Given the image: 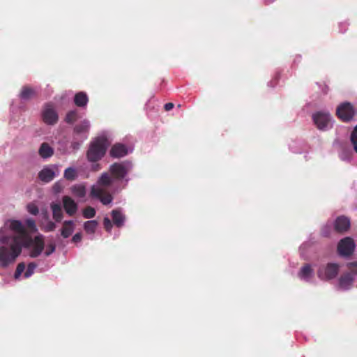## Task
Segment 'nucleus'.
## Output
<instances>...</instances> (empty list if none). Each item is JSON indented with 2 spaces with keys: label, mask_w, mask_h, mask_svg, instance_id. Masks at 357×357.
<instances>
[{
  "label": "nucleus",
  "mask_w": 357,
  "mask_h": 357,
  "mask_svg": "<svg viewBox=\"0 0 357 357\" xmlns=\"http://www.w3.org/2000/svg\"><path fill=\"white\" fill-rule=\"evenodd\" d=\"M6 229L11 230L15 236L6 245H1V266H6L15 261L20 255L22 248L29 250V255L36 258L44 251L45 256L47 257L54 252L56 247L54 243L45 245L44 236L37 235L34 238L31 234L36 233L38 228L33 218H26L24 223L20 220H8L4 223Z\"/></svg>",
  "instance_id": "obj_1"
},
{
  "label": "nucleus",
  "mask_w": 357,
  "mask_h": 357,
  "mask_svg": "<svg viewBox=\"0 0 357 357\" xmlns=\"http://www.w3.org/2000/svg\"><path fill=\"white\" fill-rule=\"evenodd\" d=\"M112 181L113 179L109 176L108 173H102L97 183L91 187V197L98 199L104 205L110 204L113 198L112 195L107 192V188L112 183Z\"/></svg>",
  "instance_id": "obj_2"
},
{
  "label": "nucleus",
  "mask_w": 357,
  "mask_h": 357,
  "mask_svg": "<svg viewBox=\"0 0 357 357\" xmlns=\"http://www.w3.org/2000/svg\"><path fill=\"white\" fill-rule=\"evenodd\" d=\"M109 146L107 138L100 136L95 139L90 144L86 157L90 162H96L100 160L105 154L106 150Z\"/></svg>",
  "instance_id": "obj_3"
},
{
  "label": "nucleus",
  "mask_w": 357,
  "mask_h": 357,
  "mask_svg": "<svg viewBox=\"0 0 357 357\" xmlns=\"http://www.w3.org/2000/svg\"><path fill=\"white\" fill-rule=\"evenodd\" d=\"M132 169V164L131 162L125 160L110 165L109 172L114 178L117 180H125L127 183L129 181V178H127V175Z\"/></svg>",
  "instance_id": "obj_4"
},
{
  "label": "nucleus",
  "mask_w": 357,
  "mask_h": 357,
  "mask_svg": "<svg viewBox=\"0 0 357 357\" xmlns=\"http://www.w3.org/2000/svg\"><path fill=\"white\" fill-rule=\"evenodd\" d=\"M350 272L341 276L338 280V289L346 291L352 287L354 278L357 275V263H350L348 264Z\"/></svg>",
  "instance_id": "obj_5"
},
{
  "label": "nucleus",
  "mask_w": 357,
  "mask_h": 357,
  "mask_svg": "<svg viewBox=\"0 0 357 357\" xmlns=\"http://www.w3.org/2000/svg\"><path fill=\"white\" fill-rule=\"evenodd\" d=\"M336 114L342 121L349 122L354 119L357 110L351 103L344 102L337 107Z\"/></svg>",
  "instance_id": "obj_6"
},
{
  "label": "nucleus",
  "mask_w": 357,
  "mask_h": 357,
  "mask_svg": "<svg viewBox=\"0 0 357 357\" xmlns=\"http://www.w3.org/2000/svg\"><path fill=\"white\" fill-rule=\"evenodd\" d=\"M314 123L321 130H327L333 126V119L327 112H319L313 114Z\"/></svg>",
  "instance_id": "obj_7"
},
{
  "label": "nucleus",
  "mask_w": 357,
  "mask_h": 357,
  "mask_svg": "<svg viewBox=\"0 0 357 357\" xmlns=\"http://www.w3.org/2000/svg\"><path fill=\"white\" fill-rule=\"evenodd\" d=\"M340 266L335 263H328L321 266L318 270L317 274L320 279L328 280L335 278L339 273Z\"/></svg>",
  "instance_id": "obj_8"
},
{
  "label": "nucleus",
  "mask_w": 357,
  "mask_h": 357,
  "mask_svg": "<svg viewBox=\"0 0 357 357\" xmlns=\"http://www.w3.org/2000/svg\"><path fill=\"white\" fill-rule=\"evenodd\" d=\"M42 119L45 123L47 125H54L58 121V114L52 103L45 105L42 111Z\"/></svg>",
  "instance_id": "obj_9"
},
{
  "label": "nucleus",
  "mask_w": 357,
  "mask_h": 357,
  "mask_svg": "<svg viewBox=\"0 0 357 357\" xmlns=\"http://www.w3.org/2000/svg\"><path fill=\"white\" fill-rule=\"evenodd\" d=\"M355 248L354 240L349 237L342 239L337 246L339 254L342 256H349L352 254Z\"/></svg>",
  "instance_id": "obj_10"
},
{
  "label": "nucleus",
  "mask_w": 357,
  "mask_h": 357,
  "mask_svg": "<svg viewBox=\"0 0 357 357\" xmlns=\"http://www.w3.org/2000/svg\"><path fill=\"white\" fill-rule=\"evenodd\" d=\"M90 128V121L87 119H84L75 126L74 135L78 137H82V140H86L88 138Z\"/></svg>",
  "instance_id": "obj_11"
},
{
  "label": "nucleus",
  "mask_w": 357,
  "mask_h": 357,
  "mask_svg": "<svg viewBox=\"0 0 357 357\" xmlns=\"http://www.w3.org/2000/svg\"><path fill=\"white\" fill-rule=\"evenodd\" d=\"M133 150L132 146L127 147L122 144H114L110 150V155L112 158H119L124 157Z\"/></svg>",
  "instance_id": "obj_12"
},
{
  "label": "nucleus",
  "mask_w": 357,
  "mask_h": 357,
  "mask_svg": "<svg viewBox=\"0 0 357 357\" xmlns=\"http://www.w3.org/2000/svg\"><path fill=\"white\" fill-rule=\"evenodd\" d=\"M63 206L66 213L70 215H74L77 211V204L69 196H64L62 198Z\"/></svg>",
  "instance_id": "obj_13"
},
{
  "label": "nucleus",
  "mask_w": 357,
  "mask_h": 357,
  "mask_svg": "<svg viewBox=\"0 0 357 357\" xmlns=\"http://www.w3.org/2000/svg\"><path fill=\"white\" fill-rule=\"evenodd\" d=\"M298 278L305 282H312L314 277V271L310 264L304 265L298 273Z\"/></svg>",
  "instance_id": "obj_14"
},
{
  "label": "nucleus",
  "mask_w": 357,
  "mask_h": 357,
  "mask_svg": "<svg viewBox=\"0 0 357 357\" xmlns=\"http://www.w3.org/2000/svg\"><path fill=\"white\" fill-rule=\"evenodd\" d=\"M350 227V220L344 216L339 217L335 222V229L337 231H345Z\"/></svg>",
  "instance_id": "obj_15"
},
{
  "label": "nucleus",
  "mask_w": 357,
  "mask_h": 357,
  "mask_svg": "<svg viewBox=\"0 0 357 357\" xmlns=\"http://www.w3.org/2000/svg\"><path fill=\"white\" fill-rule=\"evenodd\" d=\"M38 176L41 181L44 182H50L55 176V172L53 167H46L39 172Z\"/></svg>",
  "instance_id": "obj_16"
},
{
  "label": "nucleus",
  "mask_w": 357,
  "mask_h": 357,
  "mask_svg": "<svg viewBox=\"0 0 357 357\" xmlns=\"http://www.w3.org/2000/svg\"><path fill=\"white\" fill-rule=\"evenodd\" d=\"M75 230V222L73 220H66L63 223L61 230V236L66 238H68Z\"/></svg>",
  "instance_id": "obj_17"
},
{
  "label": "nucleus",
  "mask_w": 357,
  "mask_h": 357,
  "mask_svg": "<svg viewBox=\"0 0 357 357\" xmlns=\"http://www.w3.org/2000/svg\"><path fill=\"white\" fill-rule=\"evenodd\" d=\"M112 217L113 222L116 227H121L124 225L126 218L121 210H113L112 211Z\"/></svg>",
  "instance_id": "obj_18"
},
{
  "label": "nucleus",
  "mask_w": 357,
  "mask_h": 357,
  "mask_svg": "<svg viewBox=\"0 0 357 357\" xmlns=\"http://www.w3.org/2000/svg\"><path fill=\"white\" fill-rule=\"evenodd\" d=\"M38 153L43 159L50 158L54 153V149L47 143H43L38 150Z\"/></svg>",
  "instance_id": "obj_19"
},
{
  "label": "nucleus",
  "mask_w": 357,
  "mask_h": 357,
  "mask_svg": "<svg viewBox=\"0 0 357 357\" xmlns=\"http://www.w3.org/2000/svg\"><path fill=\"white\" fill-rule=\"evenodd\" d=\"M51 209L52 211L54 220L57 222H61L63 219V212L61 205L57 203H52L51 204Z\"/></svg>",
  "instance_id": "obj_20"
},
{
  "label": "nucleus",
  "mask_w": 357,
  "mask_h": 357,
  "mask_svg": "<svg viewBox=\"0 0 357 357\" xmlns=\"http://www.w3.org/2000/svg\"><path fill=\"white\" fill-rule=\"evenodd\" d=\"M88 101V96L84 92H79L75 96L74 102L78 107L86 106Z\"/></svg>",
  "instance_id": "obj_21"
},
{
  "label": "nucleus",
  "mask_w": 357,
  "mask_h": 357,
  "mask_svg": "<svg viewBox=\"0 0 357 357\" xmlns=\"http://www.w3.org/2000/svg\"><path fill=\"white\" fill-rule=\"evenodd\" d=\"M71 192L75 197L83 198L86 193L85 187L81 184L74 185L71 187Z\"/></svg>",
  "instance_id": "obj_22"
},
{
  "label": "nucleus",
  "mask_w": 357,
  "mask_h": 357,
  "mask_svg": "<svg viewBox=\"0 0 357 357\" xmlns=\"http://www.w3.org/2000/svg\"><path fill=\"white\" fill-rule=\"evenodd\" d=\"M35 94L36 91L33 89L29 86H24L20 92V97L23 100H27L33 97Z\"/></svg>",
  "instance_id": "obj_23"
},
{
  "label": "nucleus",
  "mask_w": 357,
  "mask_h": 357,
  "mask_svg": "<svg viewBox=\"0 0 357 357\" xmlns=\"http://www.w3.org/2000/svg\"><path fill=\"white\" fill-rule=\"evenodd\" d=\"M98 225L96 220H88L84 223V229L87 234H93L95 233Z\"/></svg>",
  "instance_id": "obj_24"
},
{
  "label": "nucleus",
  "mask_w": 357,
  "mask_h": 357,
  "mask_svg": "<svg viewBox=\"0 0 357 357\" xmlns=\"http://www.w3.org/2000/svg\"><path fill=\"white\" fill-rule=\"evenodd\" d=\"M85 140H82V137H78L77 136H75V135H73V142H71V144H70V151H69L68 153H71V152H75L76 151H77L79 147L81 146V144L84 142Z\"/></svg>",
  "instance_id": "obj_25"
},
{
  "label": "nucleus",
  "mask_w": 357,
  "mask_h": 357,
  "mask_svg": "<svg viewBox=\"0 0 357 357\" xmlns=\"http://www.w3.org/2000/svg\"><path fill=\"white\" fill-rule=\"evenodd\" d=\"M64 177L68 180H74L77 177V172L74 167H68L64 171Z\"/></svg>",
  "instance_id": "obj_26"
},
{
  "label": "nucleus",
  "mask_w": 357,
  "mask_h": 357,
  "mask_svg": "<svg viewBox=\"0 0 357 357\" xmlns=\"http://www.w3.org/2000/svg\"><path fill=\"white\" fill-rule=\"evenodd\" d=\"M352 151L349 149H343L340 153V158L343 161H349L351 159Z\"/></svg>",
  "instance_id": "obj_27"
},
{
  "label": "nucleus",
  "mask_w": 357,
  "mask_h": 357,
  "mask_svg": "<svg viewBox=\"0 0 357 357\" xmlns=\"http://www.w3.org/2000/svg\"><path fill=\"white\" fill-rule=\"evenodd\" d=\"M36 268V264L35 263H29L23 277L24 278H29L31 277L33 274Z\"/></svg>",
  "instance_id": "obj_28"
},
{
  "label": "nucleus",
  "mask_w": 357,
  "mask_h": 357,
  "mask_svg": "<svg viewBox=\"0 0 357 357\" xmlns=\"http://www.w3.org/2000/svg\"><path fill=\"white\" fill-rule=\"evenodd\" d=\"M95 215H96V211L93 208H92L91 206L86 207L83 211V216L85 218L89 219V218H93L95 216Z\"/></svg>",
  "instance_id": "obj_29"
},
{
  "label": "nucleus",
  "mask_w": 357,
  "mask_h": 357,
  "mask_svg": "<svg viewBox=\"0 0 357 357\" xmlns=\"http://www.w3.org/2000/svg\"><path fill=\"white\" fill-rule=\"evenodd\" d=\"M26 209L30 214L33 215H36L39 212L38 206L34 203L27 204Z\"/></svg>",
  "instance_id": "obj_30"
},
{
  "label": "nucleus",
  "mask_w": 357,
  "mask_h": 357,
  "mask_svg": "<svg viewBox=\"0 0 357 357\" xmlns=\"http://www.w3.org/2000/svg\"><path fill=\"white\" fill-rule=\"evenodd\" d=\"M25 270V264L24 263H20L17 266V268H16V271H15V279H19L22 275V273Z\"/></svg>",
  "instance_id": "obj_31"
},
{
  "label": "nucleus",
  "mask_w": 357,
  "mask_h": 357,
  "mask_svg": "<svg viewBox=\"0 0 357 357\" xmlns=\"http://www.w3.org/2000/svg\"><path fill=\"white\" fill-rule=\"evenodd\" d=\"M351 141L354 146V149L357 153V126L355 127L351 135Z\"/></svg>",
  "instance_id": "obj_32"
},
{
  "label": "nucleus",
  "mask_w": 357,
  "mask_h": 357,
  "mask_svg": "<svg viewBox=\"0 0 357 357\" xmlns=\"http://www.w3.org/2000/svg\"><path fill=\"white\" fill-rule=\"evenodd\" d=\"M55 228L56 225L52 221H48L46 224L43 225V229L46 232L52 231Z\"/></svg>",
  "instance_id": "obj_33"
},
{
  "label": "nucleus",
  "mask_w": 357,
  "mask_h": 357,
  "mask_svg": "<svg viewBox=\"0 0 357 357\" xmlns=\"http://www.w3.org/2000/svg\"><path fill=\"white\" fill-rule=\"evenodd\" d=\"M76 116L77 112L75 110H72L67 114L66 121V122L71 123L75 121Z\"/></svg>",
  "instance_id": "obj_34"
},
{
  "label": "nucleus",
  "mask_w": 357,
  "mask_h": 357,
  "mask_svg": "<svg viewBox=\"0 0 357 357\" xmlns=\"http://www.w3.org/2000/svg\"><path fill=\"white\" fill-rule=\"evenodd\" d=\"M103 223H104V227H105V229H106L107 231L110 232V231H111V229H112V222H111L110 220L109 219V218L105 217V218H104V222H103Z\"/></svg>",
  "instance_id": "obj_35"
},
{
  "label": "nucleus",
  "mask_w": 357,
  "mask_h": 357,
  "mask_svg": "<svg viewBox=\"0 0 357 357\" xmlns=\"http://www.w3.org/2000/svg\"><path fill=\"white\" fill-rule=\"evenodd\" d=\"M82 239V235L80 233H77L75 234L73 236V238H72V241L74 242V243H78L81 241Z\"/></svg>",
  "instance_id": "obj_36"
},
{
  "label": "nucleus",
  "mask_w": 357,
  "mask_h": 357,
  "mask_svg": "<svg viewBox=\"0 0 357 357\" xmlns=\"http://www.w3.org/2000/svg\"><path fill=\"white\" fill-rule=\"evenodd\" d=\"M174 107V104L172 102H168L165 105V109L166 111H169Z\"/></svg>",
  "instance_id": "obj_37"
},
{
  "label": "nucleus",
  "mask_w": 357,
  "mask_h": 357,
  "mask_svg": "<svg viewBox=\"0 0 357 357\" xmlns=\"http://www.w3.org/2000/svg\"><path fill=\"white\" fill-rule=\"evenodd\" d=\"M92 169L94 171H97V170H98L100 169V165L98 164L93 165Z\"/></svg>",
  "instance_id": "obj_38"
},
{
  "label": "nucleus",
  "mask_w": 357,
  "mask_h": 357,
  "mask_svg": "<svg viewBox=\"0 0 357 357\" xmlns=\"http://www.w3.org/2000/svg\"><path fill=\"white\" fill-rule=\"evenodd\" d=\"M275 0H264L265 3L269 4L274 1Z\"/></svg>",
  "instance_id": "obj_39"
},
{
  "label": "nucleus",
  "mask_w": 357,
  "mask_h": 357,
  "mask_svg": "<svg viewBox=\"0 0 357 357\" xmlns=\"http://www.w3.org/2000/svg\"><path fill=\"white\" fill-rule=\"evenodd\" d=\"M1 244H3V243L4 244L5 243L4 239H3V238L2 236H1Z\"/></svg>",
  "instance_id": "obj_40"
},
{
  "label": "nucleus",
  "mask_w": 357,
  "mask_h": 357,
  "mask_svg": "<svg viewBox=\"0 0 357 357\" xmlns=\"http://www.w3.org/2000/svg\"><path fill=\"white\" fill-rule=\"evenodd\" d=\"M304 247H305V245L303 244V245L301 246V249H303Z\"/></svg>",
  "instance_id": "obj_41"
}]
</instances>
